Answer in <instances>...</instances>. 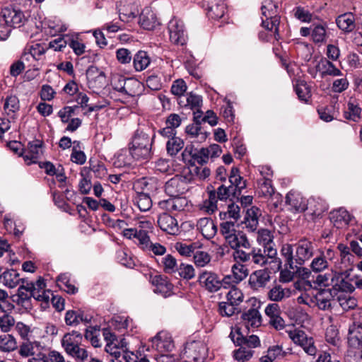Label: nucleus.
Segmentation results:
<instances>
[{
  "mask_svg": "<svg viewBox=\"0 0 362 362\" xmlns=\"http://www.w3.org/2000/svg\"><path fill=\"white\" fill-rule=\"evenodd\" d=\"M76 100L77 103L80 105L82 107H88V112H90L98 111L107 105V103L106 102L103 105L96 104L94 105H89L88 104L89 101V98L87 96L86 94L83 93H79L77 95Z\"/></svg>",
  "mask_w": 362,
  "mask_h": 362,
  "instance_id": "obj_58",
  "label": "nucleus"
},
{
  "mask_svg": "<svg viewBox=\"0 0 362 362\" xmlns=\"http://www.w3.org/2000/svg\"><path fill=\"white\" fill-rule=\"evenodd\" d=\"M58 286L69 294H75L78 292V288L71 282L70 274H61L57 279Z\"/></svg>",
  "mask_w": 362,
  "mask_h": 362,
  "instance_id": "obj_46",
  "label": "nucleus"
},
{
  "mask_svg": "<svg viewBox=\"0 0 362 362\" xmlns=\"http://www.w3.org/2000/svg\"><path fill=\"white\" fill-rule=\"evenodd\" d=\"M18 349L16 337L11 334L4 333L0 335V351L9 353Z\"/></svg>",
  "mask_w": 362,
  "mask_h": 362,
  "instance_id": "obj_43",
  "label": "nucleus"
},
{
  "mask_svg": "<svg viewBox=\"0 0 362 362\" xmlns=\"http://www.w3.org/2000/svg\"><path fill=\"white\" fill-rule=\"evenodd\" d=\"M335 294L329 288L318 291L314 296L313 303L322 310L332 308V303L335 300Z\"/></svg>",
  "mask_w": 362,
  "mask_h": 362,
  "instance_id": "obj_22",
  "label": "nucleus"
},
{
  "mask_svg": "<svg viewBox=\"0 0 362 362\" xmlns=\"http://www.w3.org/2000/svg\"><path fill=\"white\" fill-rule=\"evenodd\" d=\"M286 204L294 212L301 213L307 209V199L300 193L291 190L286 196Z\"/></svg>",
  "mask_w": 362,
  "mask_h": 362,
  "instance_id": "obj_21",
  "label": "nucleus"
},
{
  "mask_svg": "<svg viewBox=\"0 0 362 362\" xmlns=\"http://www.w3.org/2000/svg\"><path fill=\"white\" fill-rule=\"evenodd\" d=\"M150 282L154 286L153 291L166 298L173 293V286L168 277L160 275H151Z\"/></svg>",
  "mask_w": 362,
  "mask_h": 362,
  "instance_id": "obj_16",
  "label": "nucleus"
},
{
  "mask_svg": "<svg viewBox=\"0 0 362 362\" xmlns=\"http://www.w3.org/2000/svg\"><path fill=\"white\" fill-rule=\"evenodd\" d=\"M293 16L298 20L303 23H310L312 21L313 15L304 7L296 6L292 10Z\"/></svg>",
  "mask_w": 362,
  "mask_h": 362,
  "instance_id": "obj_63",
  "label": "nucleus"
},
{
  "mask_svg": "<svg viewBox=\"0 0 362 362\" xmlns=\"http://www.w3.org/2000/svg\"><path fill=\"white\" fill-rule=\"evenodd\" d=\"M92 318L90 315L86 314L81 310H69L66 312L64 320L67 325L75 327L81 322L90 323Z\"/></svg>",
  "mask_w": 362,
  "mask_h": 362,
  "instance_id": "obj_26",
  "label": "nucleus"
},
{
  "mask_svg": "<svg viewBox=\"0 0 362 362\" xmlns=\"http://www.w3.org/2000/svg\"><path fill=\"white\" fill-rule=\"evenodd\" d=\"M0 32L6 36L11 28L23 25L26 21L23 12L16 6H6L1 9L0 14Z\"/></svg>",
  "mask_w": 362,
  "mask_h": 362,
  "instance_id": "obj_3",
  "label": "nucleus"
},
{
  "mask_svg": "<svg viewBox=\"0 0 362 362\" xmlns=\"http://www.w3.org/2000/svg\"><path fill=\"white\" fill-rule=\"evenodd\" d=\"M306 210H308L313 216H319L327 210V206L322 199L311 197L307 200Z\"/></svg>",
  "mask_w": 362,
  "mask_h": 362,
  "instance_id": "obj_38",
  "label": "nucleus"
},
{
  "mask_svg": "<svg viewBox=\"0 0 362 362\" xmlns=\"http://www.w3.org/2000/svg\"><path fill=\"white\" fill-rule=\"evenodd\" d=\"M139 183L146 192H137L134 197L133 202L138 206L140 211H147L152 206V200L149 196L148 192L151 190V187L156 184V180L142 178Z\"/></svg>",
  "mask_w": 362,
  "mask_h": 362,
  "instance_id": "obj_7",
  "label": "nucleus"
},
{
  "mask_svg": "<svg viewBox=\"0 0 362 362\" xmlns=\"http://www.w3.org/2000/svg\"><path fill=\"white\" fill-rule=\"evenodd\" d=\"M294 89L299 100L305 103L311 98V88L304 80L298 79L295 81Z\"/></svg>",
  "mask_w": 362,
  "mask_h": 362,
  "instance_id": "obj_42",
  "label": "nucleus"
},
{
  "mask_svg": "<svg viewBox=\"0 0 362 362\" xmlns=\"http://www.w3.org/2000/svg\"><path fill=\"white\" fill-rule=\"evenodd\" d=\"M42 154V141L40 140H33L28 144L27 149L21 153L25 161H29L28 164L35 163Z\"/></svg>",
  "mask_w": 362,
  "mask_h": 362,
  "instance_id": "obj_25",
  "label": "nucleus"
},
{
  "mask_svg": "<svg viewBox=\"0 0 362 362\" xmlns=\"http://www.w3.org/2000/svg\"><path fill=\"white\" fill-rule=\"evenodd\" d=\"M225 241L228 245L233 250L238 249L239 247H243L245 250L251 249V244L247 236L244 232L241 230H238L235 233L230 236Z\"/></svg>",
  "mask_w": 362,
  "mask_h": 362,
  "instance_id": "obj_28",
  "label": "nucleus"
},
{
  "mask_svg": "<svg viewBox=\"0 0 362 362\" xmlns=\"http://www.w3.org/2000/svg\"><path fill=\"white\" fill-rule=\"evenodd\" d=\"M230 187L233 189V197L238 199L242 190L246 187V180L240 176H229Z\"/></svg>",
  "mask_w": 362,
  "mask_h": 362,
  "instance_id": "obj_52",
  "label": "nucleus"
},
{
  "mask_svg": "<svg viewBox=\"0 0 362 362\" xmlns=\"http://www.w3.org/2000/svg\"><path fill=\"white\" fill-rule=\"evenodd\" d=\"M243 293L236 286H232L226 294V301L238 308H240V305L243 302Z\"/></svg>",
  "mask_w": 362,
  "mask_h": 362,
  "instance_id": "obj_53",
  "label": "nucleus"
},
{
  "mask_svg": "<svg viewBox=\"0 0 362 362\" xmlns=\"http://www.w3.org/2000/svg\"><path fill=\"white\" fill-rule=\"evenodd\" d=\"M33 288L32 282L25 281L21 285L18 289V303L22 305H25L28 303L30 298H34L35 292L31 289Z\"/></svg>",
  "mask_w": 362,
  "mask_h": 362,
  "instance_id": "obj_41",
  "label": "nucleus"
},
{
  "mask_svg": "<svg viewBox=\"0 0 362 362\" xmlns=\"http://www.w3.org/2000/svg\"><path fill=\"white\" fill-rule=\"evenodd\" d=\"M260 215V210L257 207L252 206L247 210L244 218V223L248 231L254 232L257 230Z\"/></svg>",
  "mask_w": 362,
  "mask_h": 362,
  "instance_id": "obj_36",
  "label": "nucleus"
},
{
  "mask_svg": "<svg viewBox=\"0 0 362 362\" xmlns=\"http://www.w3.org/2000/svg\"><path fill=\"white\" fill-rule=\"evenodd\" d=\"M336 23L338 28L346 33L353 31L356 27L355 18L351 13L340 15L336 19Z\"/></svg>",
  "mask_w": 362,
  "mask_h": 362,
  "instance_id": "obj_39",
  "label": "nucleus"
},
{
  "mask_svg": "<svg viewBox=\"0 0 362 362\" xmlns=\"http://www.w3.org/2000/svg\"><path fill=\"white\" fill-rule=\"evenodd\" d=\"M240 347L233 351V358L238 362H245L249 361L254 355L255 351L252 349H247L243 345H238Z\"/></svg>",
  "mask_w": 362,
  "mask_h": 362,
  "instance_id": "obj_59",
  "label": "nucleus"
},
{
  "mask_svg": "<svg viewBox=\"0 0 362 362\" xmlns=\"http://www.w3.org/2000/svg\"><path fill=\"white\" fill-rule=\"evenodd\" d=\"M317 71L320 73L322 78H324L326 76H342V72L338 68H337L332 62L326 58H321L320 60L317 62L315 66L314 74H313L311 71H310V73L313 74V77L315 78Z\"/></svg>",
  "mask_w": 362,
  "mask_h": 362,
  "instance_id": "obj_19",
  "label": "nucleus"
},
{
  "mask_svg": "<svg viewBox=\"0 0 362 362\" xmlns=\"http://www.w3.org/2000/svg\"><path fill=\"white\" fill-rule=\"evenodd\" d=\"M198 230L206 239L213 238L217 233V227L211 218H202L197 224Z\"/></svg>",
  "mask_w": 362,
  "mask_h": 362,
  "instance_id": "obj_30",
  "label": "nucleus"
},
{
  "mask_svg": "<svg viewBox=\"0 0 362 362\" xmlns=\"http://www.w3.org/2000/svg\"><path fill=\"white\" fill-rule=\"evenodd\" d=\"M348 343L351 347L362 349V325H354L349 327Z\"/></svg>",
  "mask_w": 362,
  "mask_h": 362,
  "instance_id": "obj_35",
  "label": "nucleus"
},
{
  "mask_svg": "<svg viewBox=\"0 0 362 362\" xmlns=\"http://www.w3.org/2000/svg\"><path fill=\"white\" fill-rule=\"evenodd\" d=\"M233 283H239L245 279L249 273V270L246 265L243 263L236 262L232 266Z\"/></svg>",
  "mask_w": 362,
  "mask_h": 362,
  "instance_id": "obj_51",
  "label": "nucleus"
},
{
  "mask_svg": "<svg viewBox=\"0 0 362 362\" xmlns=\"http://www.w3.org/2000/svg\"><path fill=\"white\" fill-rule=\"evenodd\" d=\"M327 35L326 27L321 24H313L311 25V39L314 43H324Z\"/></svg>",
  "mask_w": 362,
  "mask_h": 362,
  "instance_id": "obj_47",
  "label": "nucleus"
},
{
  "mask_svg": "<svg viewBox=\"0 0 362 362\" xmlns=\"http://www.w3.org/2000/svg\"><path fill=\"white\" fill-rule=\"evenodd\" d=\"M204 3L209 18L216 20L224 16L226 11L224 0H204Z\"/></svg>",
  "mask_w": 362,
  "mask_h": 362,
  "instance_id": "obj_23",
  "label": "nucleus"
},
{
  "mask_svg": "<svg viewBox=\"0 0 362 362\" xmlns=\"http://www.w3.org/2000/svg\"><path fill=\"white\" fill-rule=\"evenodd\" d=\"M0 316V330L3 333L10 332L16 325V320L13 315L9 313H3Z\"/></svg>",
  "mask_w": 362,
  "mask_h": 362,
  "instance_id": "obj_57",
  "label": "nucleus"
},
{
  "mask_svg": "<svg viewBox=\"0 0 362 362\" xmlns=\"http://www.w3.org/2000/svg\"><path fill=\"white\" fill-rule=\"evenodd\" d=\"M0 279H2V283L8 288H15L21 281L24 284L25 279L19 278V274L13 269H8L4 272L1 274Z\"/></svg>",
  "mask_w": 362,
  "mask_h": 362,
  "instance_id": "obj_40",
  "label": "nucleus"
},
{
  "mask_svg": "<svg viewBox=\"0 0 362 362\" xmlns=\"http://www.w3.org/2000/svg\"><path fill=\"white\" fill-rule=\"evenodd\" d=\"M139 23L142 28L149 30H153L159 25V22L155 13L148 8L142 11L139 16Z\"/></svg>",
  "mask_w": 362,
  "mask_h": 362,
  "instance_id": "obj_34",
  "label": "nucleus"
},
{
  "mask_svg": "<svg viewBox=\"0 0 362 362\" xmlns=\"http://www.w3.org/2000/svg\"><path fill=\"white\" fill-rule=\"evenodd\" d=\"M158 224L163 231L170 235H175L179 233L177 221L168 213H163L158 216Z\"/></svg>",
  "mask_w": 362,
  "mask_h": 362,
  "instance_id": "obj_24",
  "label": "nucleus"
},
{
  "mask_svg": "<svg viewBox=\"0 0 362 362\" xmlns=\"http://www.w3.org/2000/svg\"><path fill=\"white\" fill-rule=\"evenodd\" d=\"M160 207L166 211L180 212L189 206V202L185 197L175 196L158 203Z\"/></svg>",
  "mask_w": 362,
  "mask_h": 362,
  "instance_id": "obj_17",
  "label": "nucleus"
},
{
  "mask_svg": "<svg viewBox=\"0 0 362 362\" xmlns=\"http://www.w3.org/2000/svg\"><path fill=\"white\" fill-rule=\"evenodd\" d=\"M240 208L238 205L230 204L227 207L226 211H222L219 214V217L222 221L232 220L237 222L240 217Z\"/></svg>",
  "mask_w": 362,
  "mask_h": 362,
  "instance_id": "obj_50",
  "label": "nucleus"
},
{
  "mask_svg": "<svg viewBox=\"0 0 362 362\" xmlns=\"http://www.w3.org/2000/svg\"><path fill=\"white\" fill-rule=\"evenodd\" d=\"M41 345V343L38 341H32L28 339L24 340L19 346L18 354L23 358L31 357Z\"/></svg>",
  "mask_w": 362,
  "mask_h": 362,
  "instance_id": "obj_44",
  "label": "nucleus"
},
{
  "mask_svg": "<svg viewBox=\"0 0 362 362\" xmlns=\"http://www.w3.org/2000/svg\"><path fill=\"white\" fill-rule=\"evenodd\" d=\"M262 14L265 18L262 19V25L267 30L273 33L270 37L279 40V8L277 4L272 0H265L261 7Z\"/></svg>",
  "mask_w": 362,
  "mask_h": 362,
  "instance_id": "obj_2",
  "label": "nucleus"
},
{
  "mask_svg": "<svg viewBox=\"0 0 362 362\" xmlns=\"http://www.w3.org/2000/svg\"><path fill=\"white\" fill-rule=\"evenodd\" d=\"M194 262L198 267H204L209 264L211 262L210 255L204 251L197 250L193 255Z\"/></svg>",
  "mask_w": 362,
  "mask_h": 362,
  "instance_id": "obj_62",
  "label": "nucleus"
},
{
  "mask_svg": "<svg viewBox=\"0 0 362 362\" xmlns=\"http://www.w3.org/2000/svg\"><path fill=\"white\" fill-rule=\"evenodd\" d=\"M330 219L332 221L337 227L341 225H348L351 221V216L349 212L344 209H339L331 213Z\"/></svg>",
  "mask_w": 362,
  "mask_h": 362,
  "instance_id": "obj_49",
  "label": "nucleus"
},
{
  "mask_svg": "<svg viewBox=\"0 0 362 362\" xmlns=\"http://www.w3.org/2000/svg\"><path fill=\"white\" fill-rule=\"evenodd\" d=\"M46 49L43 45L40 43L28 45L22 55V60L29 62V57H32L35 61L40 60Z\"/></svg>",
  "mask_w": 362,
  "mask_h": 362,
  "instance_id": "obj_33",
  "label": "nucleus"
},
{
  "mask_svg": "<svg viewBox=\"0 0 362 362\" xmlns=\"http://www.w3.org/2000/svg\"><path fill=\"white\" fill-rule=\"evenodd\" d=\"M184 147L183 140L178 136H173L168 139L166 144V150L168 155L174 156Z\"/></svg>",
  "mask_w": 362,
  "mask_h": 362,
  "instance_id": "obj_55",
  "label": "nucleus"
},
{
  "mask_svg": "<svg viewBox=\"0 0 362 362\" xmlns=\"http://www.w3.org/2000/svg\"><path fill=\"white\" fill-rule=\"evenodd\" d=\"M361 109L354 102L349 101L344 112V116L346 119L358 122L361 117Z\"/></svg>",
  "mask_w": 362,
  "mask_h": 362,
  "instance_id": "obj_54",
  "label": "nucleus"
},
{
  "mask_svg": "<svg viewBox=\"0 0 362 362\" xmlns=\"http://www.w3.org/2000/svg\"><path fill=\"white\" fill-rule=\"evenodd\" d=\"M271 280L270 272L267 269H258L249 276L248 284L253 291L264 289Z\"/></svg>",
  "mask_w": 362,
  "mask_h": 362,
  "instance_id": "obj_15",
  "label": "nucleus"
},
{
  "mask_svg": "<svg viewBox=\"0 0 362 362\" xmlns=\"http://www.w3.org/2000/svg\"><path fill=\"white\" fill-rule=\"evenodd\" d=\"M208 348L202 341H192L185 344L182 357L187 362H203L207 356Z\"/></svg>",
  "mask_w": 362,
  "mask_h": 362,
  "instance_id": "obj_5",
  "label": "nucleus"
},
{
  "mask_svg": "<svg viewBox=\"0 0 362 362\" xmlns=\"http://www.w3.org/2000/svg\"><path fill=\"white\" fill-rule=\"evenodd\" d=\"M154 135L150 136L143 131H136L132 141L129 151L136 160L148 159L151 156V147Z\"/></svg>",
  "mask_w": 362,
  "mask_h": 362,
  "instance_id": "obj_4",
  "label": "nucleus"
},
{
  "mask_svg": "<svg viewBox=\"0 0 362 362\" xmlns=\"http://www.w3.org/2000/svg\"><path fill=\"white\" fill-rule=\"evenodd\" d=\"M111 84L117 91L129 96H133L135 94L131 87L139 86L138 81L132 78H125L118 74L112 78Z\"/></svg>",
  "mask_w": 362,
  "mask_h": 362,
  "instance_id": "obj_12",
  "label": "nucleus"
},
{
  "mask_svg": "<svg viewBox=\"0 0 362 362\" xmlns=\"http://www.w3.org/2000/svg\"><path fill=\"white\" fill-rule=\"evenodd\" d=\"M67 354L74 358L76 362H87L90 356L88 351L85 348L81 347L80 345Z\"/></svg>",
  "mask_w": 362,
  "mask_h": 362,
  "instance_id": "obj_64",
  "label": "nucleus"
},
{
  "mask_svg": "<svg viewBox=\"0 0 362 362\" xmlns=\"http://www.w3.org/2000/svg\"><path fill=\"white\" fill-rule=\"evenodd\" d=\"M257 241L265 250L274 248V235L268 229L262 228L257 231Z\"/></svg>",
  "mask_w": 362,
  "mask_h": 362,
  "instance_id": "obj_45",
  "label": "nucleus"
},
{
  "mask_svg": "<svg viewBox=\"0 0 362 362\" xmlns=\"http://www.w3.org/2000/svg\"><path fill=\"white\" fill-rule=\"evenodd\" d=\"M229 337L235 345H243L250 349L260 346V341L257 336L252 334L244 337L239 327H232Z\"/></svg>",
  "mask_w": 362,
  "mask_h": 362,
  "instance_id": "obj_14",
  "label": "nucleus"
},
{
  "mask_svg": "<svg viewBox=\"0 0 362 362\" xmlns=\"http://www.w3.org/2000/svg\"><path fill=\"white\" fill-rule=\"evenodd\" d=\"M333 251L328 249L325 254L324 252H320L319 255L314 257L310 263V269L313 272L318 273L321 272L329 267L328 259H332Z\"/></svg>",
  "mask_w": 362,
  "mask_h": 362,
  "instance_id": "obj_29",
  "label": "nucleus"
},
{
  "mask_svg": "<svg viewBox=\"0 0 362 362\" xmlns=\"http://www.w3.org/2000/svg\"><path fill=\"white\" fill-rule=\"evenodd\" d=\"M332 288H329L337 296L338 293H351L354 286L351 282V275L344 272H332Z\"/></svg>",
  "mask_w": 362,
  "mask_h": 362,
  "instance_id": "obj_8",
  "label": "nucleus"
},
{
  "mask_svg": "<svg viewBox=\"0 0 362 362\" xmlns=\"http://www.w3.org/2000/svg\"><path fill=\"white\" fill-rule=\"evenodd\" d=\"M81 341V334L76 331H73L64 335L62 339V346L66 354H68L69 351L78 346Z\"/></svg>",
  "mask_w": 362,
  "mask_h": 362,
  "instance_id": "obj_32",
  "label": "nucleus"
},
{
  "mask_svg": "<svg viewBox=\"0 0 362 362\" xmlns=\"http://www.w3.org/2000/svg\"><path fill=\"white\" fill-rule=\"evenodd\" d=\"M192 177L177 175L166 182L165 192L170 197L184 194L187 191V183L190 182Z\"/></svg>",
  "mask_w": 362,
  "mask_h": 362,
  "instance_id": "obj_10",
  "label": "nucleus"
},
{
  "mask_svg": "<svg viewBox=\"0 0 362 362\" xmlns=\"http://www.w3.org/2000/svg\"><path fill=\"white\" fill-rule=\"evenodd\" d=\"M119 18L123 22H129L135 18L139 13L138 6L134 2L122 3L117 5Z\"/></svg>",
  "mask_w": 362,
  "mask_h": 362,
  "instance_id": "obj_27",
  "label": "nucleus"
},
{
  "mask_svg": "<svg viewBox=\"0 0 362 362\" xmlns=\"http://www.w3.org/2000/svg\"><path fill=\"white\" fill-rule=\"evenodd\" d=\"M153 346L159 352H170L174 349L172 337L167 332H160L152 339Z\"/></svg>",
  "mask_w": 362,
  "mask_h": 362,
  "instance_id": "obj_18",
  "label": "nucleus"
},
{
  "mask_svg": "<svg viewBox=\"0 0 362 362\" xmlns=\"http://www.w3.org/2000/svg\"><path fill=\"white\" fill-rule=\"evenodd\" d=\"M241 319L247 329L258 327L262 324V316L259 310L253 308L244 312L241 315Z\"/></svg>",
  "mask_w": 362,
  "mask_h": 362,
  "instance_id": "obj_31",
  "label": "nucleus"
},
{
  "mask_svg": "<svg viewBox=\"0 0 362 362\" xmlns=\"http://www.w3.org/2000/svg\"><path fill=\"white\" fill-rule=\"evenodd\" d=\"M325 339L327 343L338 346L341 342L339 331L334 325L329 326L325 332Z\"/></svg>",
  "mask_w": 362,
  "mask_h": 362,
  "instance_id": "obj_61",
  "label": "nucleus"
},
{
  "mask_svg": "<svg viewBox=\"0 0 362 362\" xmlns=\"http://www.w3.org/2000/svg\"><path fill=\"white\" fill-rule=\"evenodd\" d=\"M170 40L175 45H183L186 43L187 35L185 33L183 22L176 18H172L168 26Z\"/></svg>",
  "mask_w": 362,
  "mask_h": 362,
  "instance_id": "obj_11",
  "label": "nucleus"
},
{
  "mask_svg": "<svg viewBox=\"0 0 362 362\" xmlns=\"http://www.w3.org/2000/svg\"><path fill=\"white\" fill-rule=\"evenodd\" d=\"M288 337L296 345L300 346L304 351L310 355L315 356L317 354V348L313 337H308L305 332L300 329L293 328L286 330Z\"/></svg>",
  "mask_w": 362,
  "mask_h": 362,
  "instance_id": "obj_6",
  "label": "nucleus"
},
{
  "mask_svg": "<svg viewBox=\"0 0 362 362\" xmlns=\"http://www.w3.org/2000/svg\"><path fill=\"white\" fill-rule=\"evenodd\" d=\"M14 305L10 301L8 292L0 288V312L10 313L14 309Z\"/></svg>",
  "mask_w": 362,
  "mask_h": 362,
  "instance_id": "obj_60",
  "label": "nucleus"
},
{
  "mask_svg": "<svg viewBox=\"0 0 362 362\" xmlns=\"http://www.w3.org/2000/svg\"><path fill=\"white\" fill-rule=\"evenodd\" d=\"M316 245L307 238L300 239L296 244H285L281 249L285 264L290 269H294L297 265H303L315 253Z\"/></svg>",
  "mask_w": 362,
  "mask_h": 362,
  "instance_id": "obj_1",
  "label": "nucleus"
},
{
  "mask_svg": "<svg viewBox=\"0 0 362 362\" xmlns=\"http://www.w3.org/2000/svg\"><path fill=\"white\" fill-rule=\"evenodd\" d=\"M277 251L276 248H269V250L253 247L251 249V262L259 267H264L273 262L276 258Z\"/></svg>",
  "mask_w": 362,
  "mask_h": 362,
  "instance_id": "obj_13",
  "label": "nucleus"
},
{
  "mask_svg": "<svg viewBox=\"0 0 362 362\" xmlns=\"http://www.w3.org/2000/svg\"><path fill=\"white\" fill-rule=\"evenodd\" d=\"M198 282L201 287L209 293H215L222 287V281L218 274L213 271L202 270L198 276Z\"/></svg>",
  "mask_w": 362,
  "mask_h": 362,
  "instance_id": "obj_9",
  "label": "nucleus"
},
{
  "mask_svg": "<svg viewBox=\"0 0 362 362\" xmlns=\"http://www.w3.org/2000/svg\"><path fill=\"white\" fill-rule=\"evenodd\" d=\"M291 290L289 288L283 287L281 285L276 284L269 289L267 293V298L274 302H280L291 296Z\"/></svg>",
  "mask_w": 362,
  "mask_h": 362,
  "instance_id": "obj_37",
  "label": "nucleus"
},
{
  "mask_svg": "<svg viewBox=\"0 0 362 362\" xmlns=\"http://www.w3.org/2000/svg\"><path fill=\"white\" fill-rule=\"evenodd\" d=\"M236 223L235 221L225 220L220 223V232L225 240L238 230Z\"/></svg>",
  "mask_w": 362,
  "mask_h": 362,
  "instance_id": "obj_56",
  "label": "nucleus"
},
{
  "mask_svg": "<svg viewBox=\"0 0 362 362\" xmlns=\"http://www.w3.org/2000/svg\"><path fill=\"white\" fill-rule=\"evenodd\" d=\"M151 63V59L145 51H139L134 57V67L137 71L146 69Z\"/></svg>",
  "mask_w": 362,
  "mask_h": 362,
  "instance_id": "obj_48",
  "label": "nucleus"
},
{
  "mask_svg": "<svg viewBox=\"0 0 362 362\" xmlns=\"http://www.w3.org/2000/svg\"><path fill=\"white\" fill-rule=\"evenodd\" d=\"M88 84L90 88H101L105 85V73L94 66H90L86 71Z\"/></svg>",
  "mask_w": 362,
  "mask_h": 362,
  "instance_id": "obj_20",
  "label": "nucleus"
}]
</instances>
